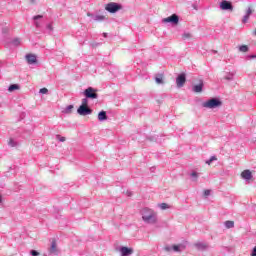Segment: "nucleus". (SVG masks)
Returning a JSON list of instances; mask_svg holds the SVG:
<instances>
[{
    "label": "nucleus",
    "mask_w": 256,
    "mask_h": 256,
    "mask_svg": "<svg viewBox=\"0 0 256 256\" xmlns=\"http://www.w3.org/2000/svg\"><path fill=\"white\" fill-rule=\"evenodd\" d=\"M185 249H187V246L183 244L164 247V251H166V253H171V251H174V253H182V251H185Z\"/></svg>",
    "instance_id": "nucleus-3"
},
{
    "label": "nucleus",
    "mask_w": 256,
    "mask_h": 256,
    "mask_svg": "<svg viewBox=\"0 0 256 256\" xmlns=\"http://www.w3.org/2000/svg\"><path fill=\"white\" fill-rule=\"evenodd\" d=\"M220 9L222 11H233V3L227 0H223L222 2H220Z\"/></svg>",
    "instance_id": "nucleus-10"
},
{
    "label": "nucleus",
    "mask_w": 256,
    "mask_h": 256,
    "mask_svg": "<svg viewBox=\"0 0 256 256\" xmlns=\"http://www.w3.org/2000/svg\"><path fill=\"white\" fill-rule=\"evenodd\" d=\"M141 215L145 223H157V214H155L153 210L149 208H143L141 210Z\"/></svg>",
    "instance_id": "nucleus-1"
},
{
    "label": "nucleus",
    "mask_w": 256,
    "mask_h": 256,
    "mask_svg": "<svg viewBox=\"0 0 256 256\" xmlns=\"http://www.w3.org/2000/svg\"><path fill=\"white\" fill-rule=\"evenodd\" d=\"M99 43L92 44V47H98Z\"/></svg>",
    "instance_id": "nucleus-40"
},
{
    "label": "nucleus",
    "mask_w": 256,
    "mask_h": 256,
    "mask_svg": "<svg viewBox=\"0 0 256 256\" xmlns=\"http://www.w3.org/2000/svg\"><path fill=\"white\" fill-rule=\"evenodd\" d=\"M191 177H193V179H197L199 177V174H197V172H192Z\"/></svg>",
    "instance_id": "nucleus-35"
},
{
    "label": "nucleus",
    "mask_w": 256,
    "mask_h": 256,
    "mask_svg": "<svg viewBox=\"0 0 256 256\" xmlns=\"http://www.w3.org/2000/svg\"><path fill=\"white\" fill-rule=\"evenodd\" d=\"M223 105V102L219 100V98H211L208 101L204 102L202 104V107H205L206 109H217V107H221Z\"/></svg>",
    "instance_id": "nucleus-2"
},
{
    "label": "nucleus",
    "mask_w": 256,
    "mask_h": 256,
    "mask_svg": "<svg viewBox=\"0 0 256 256\" xmlns=\"http://www.w3.org/2000/svg\"><path fill=\"white\" fill-rule=\"evenodd\" d=\"M191 34L190 33H184L183 34V39H190Z\"/></svg>",
    "instance_id": "nucleus-34"
},
{
    "label": "nucleus",
    "mask_w": 256,
    "mask_h": 256,
    "mask_svg": "<svg viewBox=\"0 0 256 256\" xmlns=\"http://www.w3.org/2000/svg\"><path fill=\"white\" fill-rule=\"evenodd\" d=\"M213 161H217V156H212L210 159L206 160V165H211Z\"/></svg>",
    "instance_id": "nucleus-28"
},
{
    "label": "nucleus",
    "mask_w": 256,
    "mask_h": 256,
    "mask_svg": "<svg viewBox=\"0 0 256 256\" xmlns=\"http://www.w3.org/2000/svg\"><path fill=\"white\" fill-rule=\"evenodd\" d=\"M97 90H95L93 87H88L84 90L83 95L86 97V99H98L99 94L96 93Z\"/></svg>",
    "instance_id": "nucleus-5"
},
{
    "label": "nucleus",
    "mask_w": 256,
    "mask_h": 256,
    "mask_svg": "<svg viewBox=\"0 0 256 256\" xmlns=\"http://www.w3.org/2000/svg\"><path fill=\"white\" fill-rule=\"evenodd\" d=\"M107 35H108L107 33H103V37H107Z\"/></svg>",
    "instance_id": "nucleus-43"
},
{
    "label": "nucleus",
    "mask_w": 256,
    "mask_h": 256,
    "mask_svg": "<svg viewBox=\"0 0 256 256\" xmlns=\"http://www.w3.org/2000/svg\"><path fill=\"white\" fill-rule=\"evenodd\" d=\"M203 87H205V84L203 83V80H200L199 84H196L192 87L193 93H202Z\"/></svg>",
    "instance_id": "nucleus-12"
},
{
    "label": "nucleus",
    "mask_w": 256,
    "mask_h": 256,
    "mask_svg": "<svg viewBox=\"0 0 256 256\" xmlns=\"http://www.w3.org/2000/svg\"><path fill=\"white\" fill-rule=\"evenodd\" d=\"M93 21H105V16L95 15V16H93Z\"/></svg>",
    "instance_id": "nucleus-25"
},
{
    "label": "nucleus",
    "mask_w": 256,
    "mask_h": 256,
    "mask_svg": "<svg viewBox=\"0 0 256 256\" xmlns=\"http://www.w3.org/2000/svg\"><path fill=\"white\" fill-rule=\"evenodd\" d=\"M162 23H171L172 25H179V16L172 14L171 16L162 19Z\"/></svg>",
    "instance_id": "nucleus-6"
},
{
    "label": "nucleus",
    "mask_w": 256,
    "mask_h": 256,
    "mask_svg": "<svg viewBox=\"0 0 256 256\" xmlns=\"http://www.w3.org/2000/svg\"><path fill=\"white\" fill-rule=\"evenodd\" d=\"M151 171H154V168H151Z\"/></svg>",
    "instance_id": "nucleus-46"
},
{
    "label": "nucleus",
    "mask_w": 256,
    "mask_h": 256,
    "mask_svg": "<svg viewBox=\"0 0 256 256\" xmlns=\"http://www.w3.org/2000/svg\"><path fill=\"white\" fill-rule=\"evenodd\" d=\"M155 81L158 85H162L163 83V74H157L155 77Z\"/></svg>",
    "instance_id": "nucleus-20"
},
{
    "label": "nucleus",
    "mask_w": 256,
    "mask_h": 256,
    "mask_svg": "<svg viewBox=\"0 0 256 256\" xmlns=\"http://www.w3.org/2000/svg\"><path fill=\"white\" fill-rule=\"evenodd\" d=\"M25 57L28 65H35L37 63V56L34 54H27Z\"/></svg>",
    "instance_id": "nucleus-13"
},
{
    "label": "nucleus",
    "mask_w": 256,
    "mask_h": 256,
    "mask_svg": "<svg viewBox=\"0 0 256 256\" xmlns=\"http://www.w3.org/2000/svg\"><path fill=\"white\" fill-rule=\"evenodd\" d=\"M233 77H235V74L233 72H229L224 79H226V81H233Z\"/></svg>",
    "instance_id": "nucleus-24"
},
{
    "label": "nucleus",
    "mask_w": 256,
    "mask_h": 256,
    "mask_svg": "<svg viewBox=\"0 0 256 256\" xmlns=\"http://www.w3.org/2000/svg\"><path fill=\"white\" fill-rule=\"evenodd\" d=\"M56 139H58V141H60V143H65V141H66V138L59 134L56 135Z\"/></svg>",
    "instance_id": "nucleus-30"
},
{
    "label": "nucleus",
    "mask_w": 256,
    "mask_h": 256,
    "mask_svg": "<svg viewBox=\"0 0 256 256\" xmlns=\"http://www.w3.org/2000/svg\"><path fill=\"white\" fill-rule=\"evenodd\" d=\"M80 107H89V98L82 99V104Z\"/></svg>",
    "instance_id": "nucleus-26"
},
{
    "label": "nucleus",
    "mask_w": 256,
    "mask_h": 256,
    "mask_svg": "<svg viewBox=\"0 0 256 256\" xmlns=\"http://www.w3.org/2000/svg\"><path fill=\"white\" fill-rule=\"evenodd\" d=\"M31 3H35V0H31Z\"/></svg>",
    "instance_id": "nucleus-44"
},
{
    "label": "nucleus",
    "mask_w": 256,
    "mask_h": 256,
    "mask_svg": "<svg viewBox=\"0 0 256 256\" xmlns=\"http://www.w3.org/2000/svg\"><path fill=\"white\" fill-rule=\"evenodd\" d=\"M119 251L121 253V256L133 255V248H129V247H126V246H121L119 248Z\"/></svg>",
    "instance_id": "nucleus-11"
},
{
    "label": "nucleus",
    "mask_w": 256,
    "mask_h": 256,
    "mask_svg": "<svg viewBox=\"0 0 256 256\" xmlns=\"http://www.w3.org/2000/svg\"><path fill=\"white\" fill-rule=\"evenodd\" d=\"M30 254H31L32 256H39V252H38L37 250H31V251H30Z\"/></svg>",
    "instance_id": "nucleus-33"
},
{
    "label": "nucleus",
    "mask_w": 256,
    "mask_h": 256,
    "mask_svg": "<svg viewBox=\"0 0 256 256\" xmlns=\"http://www.w3.org/2000/svg\"><path fill=\"white\" fill-rule=\"evenodd\" d=\"M196 249H199V251H205V249H207V244L203 243V242H197L194 244Z\"/></svg>",
    "instance_id": "nucleus-16"
},
{
    "label": "nucleus",
    "mask_w": 256,
    "mask_h": 256,
    "mask_svg": "<svg viewBox=\"0 0 256 256\" xmlns=\"http://www.w3.org/2000/svg\"><path fill=\"white\" fill-rule=\"evenodd\" d=\"M39 93H41L42 95H47V93H49V90L47 88H41L39 90Z\"/></svg>",
    "instance_id": "nucleus-32"
},
{
    "label": "nucleus",
    "mask_w": 256,
    "mask_h": 256,
    "mask_svg": "<svg viewBox=\"0 0 256 256\" xmlns=\"http://www.w3.org/2000/svg\"><path fill=\"white\" fill-rule=\"evenodd\" d=\"M209 195H211V190H205L204 191V196L209 197Z\"/></svg>",
    "instance_id": "nucleus-36"
},
{
    "label": "nucleus",
    "mask_w": 256,
    "mask_h": 256,
    "mask_svg": "<svg viewBox=\"0 0 256 256\" xmlns=\"http://www.w3.org/2000/svg\"><path fill=\"white\" fill-rule=\"evenodd\" d=\"M46 28L48 29V31H53V26L51 24H48Z\"/></svg>",
    "instance_id": "nucleus-37"
},
{
    "label": "nucleus",
    "mask_w": 256,
    "mask_h": 256,
    "mask_svg": "<svg viewBox=\"0 0 256 256\" xmlns=\"http://www.w3.org/2000/svg\"><path fill=\"white\" fill-rule=\"evenodd\" d=\"M87 16H88V17H91L92 19H93V17H95V15H93L91 12H88V13H87Z\"/></svg>",
    "instance_id": "nucleus-39"
},
{
    "label": "nucleus",
    "mask_w": 256,
    "mask_h": 256,
    "mask_svg": "<svg viewBox=\"0 0 256 256\" xmlns=\"http://www.w3.org/2000/svg\"><path fill=\"white\" fill-rule=\"evenodd\" d=\"M224 225L226 229H233V227H235V222L227 220L226 222H224Z\"/></svg>",
    "instance_id": "nucleus-19"
},
{
    "label": "nucleus",
    "mask_w": 256,
    "mask_h": 256,
    "mask_svg": "<svg viewBox=\"0 0 256 256\" xmlns=\"http://www.w3.org/2000/svg\"><path fill=\"white\" fill-rule=\"evenodd\" d=\"M159 207H160V209H162V210L169 209V204H167V203H161V204H159Z\"/></svg>",
    "instance_id": "nucleus-31"
},
{
    "label": "nucleus",
    "mask_w": 256,
    "mask_h": 256,
    "mask_svg": "<svg viewBox=\"0 0 256 256\" xmlns=\"http://www.w3.org/2000/svg\"><path fill=\"white\" fill-rule=\"evenodd\" d=\"M73 109V105H68L64 110L63 113L69 114L71 113V110Z\"/></svg>",
    "instance_id": "nucleus-29"
},
{
    "label": "nucleus",
    "mask_w": 256,
    "mask_h": 256,
    "mask_svg": "<svg viewBox=\"0 0 256 256\" xmlns=\"http://www.w3.org/2000/svg\"><path fill=\"white\" fill-rule=\"evenodd\" d=\"M105 9L108 13H117V11H121V9H123V6L119 3L110 2L105 6Z\"/></svg>",
    "instance_id": "nucleus-4"
},
{
    "label": "nucleus",
    "mask_w": 256,
    "mask_h": 256,
    "mask_svg": "<svg viewBox=\"0 0 256 256\" xmlns=\"http://www.w3.org/2000/svg\"><path fill=\"white\" fill-rule=\"evenodd\" d=\"M128 197H131V192H127Z\"/></svg>",
    "instance_id": "nucleus-42"
},
{
    "label": "nucleus",
    "mask_w": 256,
    "mask_h": 256,
    "mask_svg": "<svg viewBox=\"0 0 256 256\" xmlns=\"http://www.w3.org/2000/svg\"><path fill=\"white\" fill-rule=\"evenodd\" d=\"M251 13H253V10H251V8H248L246 14L242 19V23H247V21H249V17H251Z\"/></svg>",
    "instance_id": "nucleus-17"
},
{
    "label": "nucleus",
    "mask_w": 256,
    "mask_h": 256,
    "mask_svg": "<svg viewBox=\"0 0 256 256\" xmlns=\"http://www.w3.org/2000/svg\"><path fill=\"white\" fill-rule=\"evenodd\" d=\"M254 35L256 36V30L254 31Z\"/></svg>",
    "instance_id": "nucleus-45"
},
{
    "label": "nucleus",
    "mask_w": 256,
    "mask_h": 256,
    "mask_svg": "<svg viewBox=\"0 0 256 256\" xmlns=\"http://www.w3.org/2000/svg\"><path fill=\"white\" fill-rule=\"evenodd\" d=\"M33 19L35 20L34 22L35 27L39 29V27H41V23H39V19H43V15H36L33 17Z\"/></svg>",
    "instance_id": "nucleus-18"
},
{
    "label": "nucleus",
    "mask_w": 256,
    "mask_h": 256,
    "mask_svg": "<svg viewBox=\"0 0 256 256\" xmlns=\"http://www.w3.org/2000/svg\"><path fill=\"white\" fill-rule=\"evenodd\" d=\"M17 89H19V85L18 84H12L8 87V91L10 93H13V91H17Z\"/></svg>",
    "instance_id": "nucleus-21"
},
{
    "label": "nucleus",
    "mask_w": 256,
    "mask_h": 256,
    "mask_svg": "<svg viewBox=\"0 0 256 256\" xmlns=\"http://www.w3.org/2000/svg\"><path fill=\"white\" fill-rule=\"evenodd\" d=\"M241 177L245 179V181H250V179H253V174L251 173V170H244L241 173Z\"/></svg>",
    "instance_id": "nucleus-14"
},
{
    "label": "nucleus",
    "mask_w": 256,
    "mask_h": 256,
    "mask_svg": "<svg viewBox=\"0 0 256 256\" xmlns=\"http://www.w3.org/2000/svg\"><path fill=\"white\" fill-rule=\"evenodd\" d=\"M8 145H9V147H17L19 145V143H17V141H15V139L10 138L8 141Z\"/></svg>",
    "instance_id": "nucleus-22"
},
{
    "label": "nucleus",
    "mask_w": 256,
    "mask_h": 256,
    "mask_svg": "<svg viewBox=\"0 0 256 256\" xmlns=\"http://www.w3.org/2000/svg\"><path fill=\"white\" fill-rule=\"evenodd\" d=\"M187 81V75H185V73H181L177 76L176 78V85L178 88L183 87V85H185Z\"/></svg>",
    "instance_id": "nucleus-8"
},
{
    "label": "nucleus",
    "mask_w": 256,
    "mask_h": 256,
    "mask_svg": "<svg viewBox=\"0 0 256 256\" xmlns=\"http://www.w3.org/2000/svg\"><path fill=\"white\" fill-rule=\"evenodd\" d=\"M49 256L59 255V248H57V242L52 241L50 248L48 249Z\"/></svg>",
    "instance_id": "nucleus-9"
},
{
    "label": "nucleus",
    "mask_w": 256,
    "mask_h": 256,
    "mask_svg": "<svg viewBox=\"0 0 256 256\" xmlns=\"http://www.w3.org/2000/svg\"><path fill=\"white\" fill-rule=\"evenodd\" d=\"M255 57H256L255 55H250L249 59H255Z\"/></svg>",
    "instance_id": "nucleus-41"
},
{
    "label": "nucleus",
    "mask_w": 256,
    "mask_h": 256,
    "mask_svg": "<svg viewBox=\"0 0 256 256\" xmlns=\"http://www.w3.org/2000/svg\"><path fill=\"white\" fill-rule=\"evenodd\" d=\"M251 256H256V246L253 248Z\"/></svg>",
    "instance_id": "nucleus-38"
},
{
    "label": "nucleus",
    "mask_w": 256,
    "mask_h": 256,
    "mask_svg": "<svg viewBox=\"0 0 256 256\" xmlns=\"http://www.w3.org/2000/svg\"><path fill=\"white\" fill-rule=\"evenodd\" d=\"M11 43L14 45V47H19V45H21V39L15 38L11 41Z\"/></svg>",
    "instance_id": "nucleus-23"
},
{
    "label": "nucleus",
    "mask_w": 256,
    "mask_h": 256,
    "mask_svg": "<svg viewBox=\"0 0 256 256\" xmlns=\"http://www.w3.org/2000/svg\"><path fill=\"white\" fill-rule=\"evenodd\" d=\"M77 113L78 115L85 117L87 115H91V113H93V109L89 108V106H79Z\"/></svg>",
    "instance_id": "nucleus-7"
},
{
    "label": "nucleus",
    "mask_w": 256,
    "mask_h": 256,
    "mask_svg": "<svg viewBox=\"0 0 256 256\" xmlns=\"http://www.w3.org/2000/svg\"><path fill=\"white\" fill-rule=\"evenodd\" d=\"M98 121H107V112L105 110H102L98 113Z\"/></svg>",
    "instance_id": "nucleus-15"
},
{
    "label": "nucleus",
    "mask_w": 256,
    "mask_h": 256,
    "mask_svg": "<svg viewBox=\"0 0 256 256\" xmlns=\"http://www.w3.org/2000/svg\"><path fill=\"white\" fill-rule=\"evenodd\" d=\"M239 51H241L242 53H247V51H249V46L242 45L239 47Z\"/></svg>",
    "instance_id": "nucleus-27"
}]
</instances>
